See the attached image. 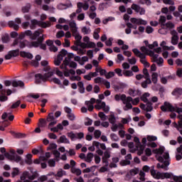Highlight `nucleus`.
Listing matches in <instances>:
<instances>
[{
	"label": "nucleus",
	"instance_id": "c03bdc74",
	"mask_svg": "<svg viewBox=\"0 0 182 182\" xmlns=\"http://www.w3.org/2000/svg\"><path fill=\"white\" fill-rule=\"evenodd\" d=\"M159 33H161V35H167L168 30L166 28L165 26H162L161 29L159 30Z\"/></svg>",
	"mask_w": 182,
	"mask_h": 182
},
{
	"label": "nucleus",
	"instance_id": "a878e982",
	"mask_svg": "<svg viewBox=\"0 0 182 182\" xmlns=\"http://www.w3.org/2000/svg\"><path fill=\"white\" fill-rule=\"evenodd\" d=\"M171 95L173 96H175V97H179L182 95V89L181 88H175L172 92Z\"/></svg>",
	"mask_w": 182,
	"mask_h": 182
},
{
	"label": "nucleus",
	"instance_id": "5701e85b",
	"mask_svg": "<svg viewBox=\"0 0 182 182\" xmlns=\"http://www.w3.org/2000/svg\"><path fill=\"white\" fill-rule=\"evenodd\" d=\"M136 174H139V168H134L127 173V177L130 178V177H134V176H136Z\"/></svg>",
	"mask_w": 182,
	"mask_h": 182
},
{
	"label": "nucleus",
	"instance_id": "393cba45",
	"mask_svg": "<svg viewBox=\"0 0 182 182\" xmlns=\"http://www.w3.org/2000/svg\"><path fill=\"white\" fill-rule=\"evenodd\" d=\"M43 39V36L39 38L38 42L35 41V42L31 43L28 44L27 46H28V48H38V46H39V43L42 42Z\"/></svg>",
	"mask_w": 182,
	"mask_h": 182
},
{
	"label": "nucleus",
	"instance_id": "aec40b11",
	"mask_svg": "<svg viewBox=\"0 0 182 182\" xmlns=\"http://www.w3.org/2000/svg\"><path fill=\"white\" fill-rule=\"evenodd\" d=\"M108 159H110V152L109 151H105L104 152V156H102V163H105V166H109Z\"/></svg>",
	"mask_w": 182,
	"mask_h": 182
},
{
	"label": "nucleus",
	"instance_id": "680f3d73",
	"mask_svg": "<svg viewBox=\"0 0 182 182\" xmlns=\"http://www.w3.org/2000/svg\"><path fill=\"white\" fill-rule=\"evenodd\" d=\"M94 136L95 139H100L102 136V132L100 130H95L94 132Z\"/></svg>",
	"mask_w": 182,
	"mask_h": 182
},
{
	"label": "nucleus",
	"instance_id": "864d4df0",
	"mask_svg": "<svg viewBox=\"0 0 182 182\" xmlns=\"http://www.w3.org/2000/svg\"><path fill=\"white\" fill-rule=\"evenodd\" d=\"M77 86L78 87H80V92L85 93V87L83 82H78Z\"/></svg>",
	"mask_w": 182,
	"mask_h": 182
},
{
	"label": "nucleus",
	"instance_id": "6ab92c4d",
	"mask_svg": "<svg viewBox=\"0 0 182 182\" xmlns=\"http://www.w3.org/2000/svg\"><path fill=\"white\" fill-rule=\"evenodd\" d=\"M82 41L88 45L89 48H96V43L90 41V38H89V36H84Z\"/></svg>",
	"mask_w": 182,
	"mask_h": 182
},
{
	"label": "nucleus",
	"instance_id": "a19ab883",
	"mask_svg": "<svg viewBox=\"0 0 182 182\" xmlns=\"http://www.w3.org/2000/svg\"><path fill=\"white\" fill-rule=\"evenodd\" d=\"M9 26H10V28H14L15 31H18L19 29V26L15 23L14 21H9Z\"/></svg>",
	"mask_w": 182,
	"mask_h": 182
},
{
	"label": "nucleus",
	"instance_id": "a211bd4d",
	"mask_svg": "<svg viewBox=\"0 0 182 182\" xmlns=\"http://www.w3.org/2000/svg\"><path fill=\"white\" fill-rule=\"evenodd\" d=\"M128 94L129 96L134 97L135 96H140L141 92L138 89L131 88L128 90Z\"/></svg>",
	"mask_w": 182,
	"mask_h": 182
},
{
	"label": "nucleus",
	"instance_id": "58836bf2",
	"mask_svg": "<svg viewBox=\"0 0 182 182\" xmlns=\"http://www.w3.org/2000/svg\"><path fill=\"white\" fill-rule=\"evenodd\" d=\"M85 105L87 106L89 112H92L93 109H95V107H93V105L90 102L85 101Z\"/></svg>",
	"mask_w": 182,
	"mask_h": 182
},
{
	"label": "nucleus",
	"instance_id": "6e6552de",
	"mask_svg": "<svg viewBox=\"0 0 182 182\" xmlns=\"http://www.w3.org/2000/svg\"><path fill=\"white\" fill-rule=\"evenodd\" d=\"M38 177V172H35L32 175L29 173L28 171H25L21 175V182H29L32 181V180H35Z\"/></svg>",
	"mask_w": 182,
	"mask_h": 182
},
{
	"label": "nucleus",
	"instance_id": "b1692460",
	"mask_svg": "<svg viewBox=\"0 0 182 182\" xmlns=\"http://www.w3.org/2000/svg\"><path fill=\"white\" fill-rule=\"evenodd\" d=\"M117 43L118 46H122L121 48L122 50H127V49H129V46L124 44V41L122 39H118Z\"/></svg>",
	"mask_w": 182,
	"mask_h": 182
},
{
	"label": "nucleus",
	"instance_id": "9b49d317",
	"mask_svg": "<svg viewBox=\"0 0 182 182\" xmlns=\"http://www.w3.org/2000/svg\"><path fill=\"white\" fill-rule=\"evenodd\" d=\"M149 56L152 58L153 62H155V63H157L158 66H163V63H164V60L163 58L159 57V55L155 54L154 52L150 51L149 52Z\"/></svg>",
	"mask_w": 182,
	"mask_h": 182
},
{
	"label": "nucleus",
	"instance_id": "de8ad7c7",
	"mask_svg": "<svg viewBox=\"0 0 182 182\" xmlns=\"http://www.w3.org/2000/svg\"><path fill=\"white\" fill-rule=\"evenodd\" d=\"M123 60H124V56H123V55L122 54H118L117 55V60H116L117 63H122Z\"/></svg>",
	"mask_w": 182,
	"mask_h": 182
},
{
	"label": "nucleus",
	"instance_id": "c756f323",
	"mask_svg": "<svg viewBox=\"0 0 182 182\" xmlns=\"http://www.w3.org/2000/svg\"><path fill=\"white\" fill-rule=\"evenodd\" d=\"M20 55L22 58H27L28 59H32L33 58V55L31 53H26L25 51H21Z\"/></svg>",
	"mask_w": 182,
	"mask_h": 182
},
{
	"label": "nucleus",
	"instance_id": "49530a36",
	"mask_svg": "<svg viewBox=\"0 0 182 182\" xmlns=\"http://www.w3.org/2000/svg\"><path fill=\"white\" fill-rule=\"evenodd\" d=\"M108 120H109V123H111V124H114V123H116V118L114 117V114H111L109 116Z\"/></svg>",
	"mask_w": 182,
	"mask_h": 182
},
{
	"label": "nucleus",
	"instance_id": "338daca9",
	"mask_svg": "<svg viewBox=\"0 0 182 182\" xmlns=\"http://www.w3.org/2000/svg\"><path fill=\"white\" fill-rule=\"evenodd\" d=\"M122 66L124 70H127L130 69V64L129 63H123Z\"/></svg>",
	"mask_w": 182,
	"mask_h": 182
},
{
	"label": "nucleus",
	"instance_id": "2eb2a0df",
	"mask_svg": "<svg viewBox=\"0 0 182 182\" xmlns=\"http://www.w3.org/2000/svg\"><path fill=\"white\" fill-rule=\"evenodd\" d=\"M134 141L136 144V148L138 150V156H141L144 151V146L140 145V139L137 136L134 137Z\"/></svg>",
	"mask_w": 182,
	"mask_h": 182
},
{
	"label": "nucleus",
	"instance_id": "f257e3e1",
	"mask_svg": "<svg viewBox=\"0 0 182 182\" xmlns=\"http://www.w3.org/2000/svg\"><path fill=\"white\" fill-rule=\"evenodd\" d=\"M153 153L156 154V159L161 164H157V168H163L165 171L168 170V166H170V159L168 153L164 152V146H161L159 149H154Z\"/></svg>",
	"mask_w": 182,
	"mask_h": 182
},
{
	"label": "nucleus",
	"instance_id": "2f4dec72",
	"mask_svg": "<svg viewBox=\"0 0 182 182\" xmlns=\"http://www.w3.org/2000/svg\"><path fill=\"white\" fill-rule=\"evenodd\" d=\"M149 97H150V93L145 92L141 97V100H142V102H144L145 103H147V102H149Z\"/></svg>",
	"mask_w": 182,
	"mask_h": 182
},
{
	"label": "nucleus",
	"instance_id": "7c9ffc66",
	"mask_svg": "<svg viewBox=\"0 0 182 182\" xmlns=\"http://www.w3.org/2000/svg\"><path fill=\"white\" fill-rule=\"evenodd\" d=\"M20 55L22 58H27L28 59H32L33 58V55L31 53H26L25 51H21Z\"/></svg>",
	"mask_w": 182,
	"mask_h": 182
},
{
	"label": "nucleus",
	"instance_id": "ddd939ff",
	"mask_svg": "<svg viewBox=\"0 0 182 182\" xmlns=\"http://www.w3.org/2000/svg\"><path fill=\"white\" fill-rule=\"evenodd\" d=\"M162 112H176V107L173 106L170 102H165L161 107Z\"/></svg>",
	"mask_w": 182,
	"mask_h": 182
},
{
	"label": "nucleus",
	"instance_id": "69168bd1",
	"mask_svg": "<svg viewBox=\"0 0 182 182\" xmlns=\"http://www.w3.org/2000/svg\"><path fill=\"white\" fill-rule=\"evenodd\" d=\"M105 81V80L100 77H97L96 78L94 79V82L95 83H103V82Z\"/></svg>",
	"mask_w": 182,
	"mask_h": 182
},
{
	"label": "nucleus",
	"instance_id": "0e129e2a",
	"mask_svg": "<svg viewBox=\"0 0 182 182\" xmlns=\"http://www.w3.org/2000/svg\"><path fill=\"white\" fill-rule=\"evenodd\" d=\"M93 156H94L93 154L89 153L87 155L85 161H87L88 163H90V161H92V159H93Z\"/></svg>",
	"mask_w": 182,
	"mask_h": 182
},
{
	"label": "nucleus",
	"instance_id": "5fc2aeb1",
	"mask_svg": "<svg viewBox=\"0 0 182 182\" xmlns=\"http://www.w3.org/2000/svg\"><path fill=\"white\" fill-rule=\"evenodd\" d=\"M171 43H172V45H177V43H178V36H172Z\"/></svg>",
	"mask_w": 182,
	"mask_h": 182
},
{
	"label": "nucleus",
	"instance_id": "a18cd8bd",
	"mask_svg": "<svg viewBox=\"0 0 182 182\" xmlns=\"http://www.w3.org/2000/svg\"><path fill=\"white\" fill-rule=\"evenodd\" d=\"M41 59H42V57H41V55H37L36 56V61L33 62V66H35L36 68L37 66H38L39 63H38V62H39V60H41Z\"/></svg>",
	"mask_w": 182,
	"mask_h": 182
},
{
	"label": "nucleus",
	"instance_id": "f8f14e48",
	"mask_svg": "<svg viewBox=\"0 0 182 182\" xmlns=\"http://www.w3.org/2000/svg\"><path fill=\"white\" fill-rule=\"evenodd\" d=\"M66 55H68V51L65 49H63L60 52L57 58L54 60V63H55V66H59V65H60V63L63 60V58H65V56H66Z\"/></svg>",
	"mask_w": 182,
	"mask_h": 182
},
{
	"label": "nucleus",
	"instance_id": "8fccbe9b",
	"mask_svg": "<svg viewBox=\"0 0 182 182\" xmlns=\"http://www.w3.org/2000/svg\"><path fill=\"white\" fill-rule=\"evenodd\" d=\"M127 62L129 65H136V63H137V60L136 58L132 57L131 58H127Z\"/></svg>",
	"mask_w": 182,
	"mask_h": 182
},
{
	"label": "nucleus",
	"instance_id": "79ce46f5",
	"mask_svg": "<svg viewBox=\"0 0 182 182\" xmlns=\"http://www.w3.org/2000/svg\"><path fill=\"white\" fill-rule=\"evenodd\" d=\"M59 141L60 143H65L66 144H69L70 143L69 139H68V138H66V136L65 135H63L60 137Z\"/></svg>",
	"mask_w": 182,
	"mask_h": 182
},
{
	"label": "nucleus",
	"instance_id": "f03ea898",
	"mask_svg": "<svg viewBox=\"0 0 182 182\" xmlns=\"http://www.w3.org/2000/svg\"><path fill=\"white\" fill-rule=\"evenodd\" d=\"M151 174L154 178L156 180H164V178H173L174 181L182 182V177L174 176L173 173L171 172H160L156 170H151Z\"/></svg>",
	"mask_w": 182,
	"mask_h": 182
},
{
	"label": "nucleus",
	"instance_id": "c9c22d12",
	"mask_svg": "<svg viewBox=\"0 0 182 182\" xmlns=\"http://www.w3.org/2000/svg\"><path fill=\"white\" fill-rule=\"evenodd\" d=\"M63 176H66V171H63V169H59L57 172V173H55V177H63Z\"/></svg>",
	"mask_w": 182,
	"mask_h": 182
},
{
	"label": "nucleus",
	"instance_id": "412c9836",
	"mask_svg": "<svg viewBox=\"0 0 182 182\" xmlns=\"http://www.w3.org/2000/svg\"><path fill=\"white\" fill-rule=\"evenodd\" d=\"M92 146L96 147V149H97V150H99L100 149L102 150H106V145L105 144H102L99 141H92Z\"/></svg>",
	"mask_w": 182,
	"mask_h": 182
},
{
	"label": "nucleus",
	"instance_id": "c85d7f7f",
	"mask_svg": "<svg viewBox=\"0 0 182 182\" xmlns=\"http://www.w3.org/2000/svg\"><path fill=\"white\" fill-rule=\"evenodd\" d=\"M12 86L14 87H23V86H25V84L23 83V82L18 80V81H13L12 82Z\"/></svg>",
	"mask_w": 182,
	"mask_h": 182
},
{
	"label": "nucleus",
	"instance_id": "13d9d810",
	"mask_svg": "<svg viewBox=\"0 0 182 182\" xmlns=\"http://www.w3.org/2000/svg\"><path fill=\"white\" fill-rule=\"evenodd\" d=\"M63 36H65V32L63 31H58L55 35L57 39H60V38H63Z\"/></svg>",
	"mask_w": 182,
	"mask_h": 182
},
{
	"label": "nucleus",
	"instance_id": "7ed1b4c3",
	"mask_svg": "<svg viewBox=\"0 0 182 182\" xmlns=\"http://www.w3.org/2000/svg\"><path fill=\"white\" fill-rule=\"evenodd\" d=\"M114 100L117 102L122 100L123 105H124L123 109L125 112L130 110V109H133V105H132V100H133V98L132 97H127L124 94L116 95L114 96Z\"/></svg>",
	"mask_w": 182,
	"mask_h": 182
},
{
	"label": "nucleus",
	"instance_id": "9d476101",
	"mask_svg": "<svg viewBox=\"0 0 182 182\" xmlns=\"http://www.w3.org/2000/svg\"><path fill=\"white\" fill-rule=\"evenodd\" d=\"M68 66H69V68L76 69V68H77V63H75L74 61H70V59L69 58H65L60 68L63 70H68Z\"/></svg>",
	"mask_w": 182,
	"mask_h": 182
},
{
	"label": "nucleus",
	"instance_id": "1a4fd4ad",
	"mask_svg": "<svg viewBox=\"0 0 182 182\" xmlns=\"http://www.w3.org/2000/svg\"><path fill=\"white\" fill-rule=\"evenodd\" d=\"M41 32H42L41 31H36L34 32V33H32V31L30 30H27L23 33H21L18 38L19 39H23V38H25V36H28L30 38V39H32L33 41L36 39V38H38V36H39V35H41Z\"/></svg>",
	"mask_w": 182,
	"mask_h": 182
},
{
	"label": "nucleus",
	"instance_id": "ea45409f",
	"mask_svg": "<svg viewBox=\"0 0 182 182\" xmlns=\"http://www.w3.org/2000/svg\"><path fill=\"white\" fill-rule=\"evenodd\" d=\"M42 9L43 11H50V12H51L52 14H53V12H55V9L53 7H49V6H48V5H43Z\"/></svg>",
	"mask_w": 182,
	"mask_h": 182
},
{
	"label": "nucleus",
	"instance_id": "4468645a",
	"mask_svg": "<svg viewBox=\"0 0 182 182\" xmlns=\"http://www.w3.org/2000/svg\"><path fill=\"white\" fill-rule=\"evenodd\" d=\"M178 119V122H173L172 123V126L179 132L180 134L182 135V115H179Z\"/></svg>",
	"mask_w": 182,
	"mask_h": 182
},
{
	"label": "nucleus",
	"instance_id": "774afa93",
	"mask_svg": "<svg viewBox=\"0 0 182 182\" xmlns=\"http://www.w3.org/2000/svg\"><path fill=\"white\" fill-rule=\"evenodd\" d=\"M132 9L135 11V12H139V10L140 9V6L136 4H133L131 6Z\"/></svg>",
	"mask_w": 182,
	"mask_h": 182
},
{
	"label": "nucleus",
	"instance_id": "bb28decb",
	"mask_svg": "<svg viewBox=\"0 0 182 182\" xmlns=\"http://www.w3.org/2000/svg\"><path fill=\"white\" fill-rule=\"evenodd\" d=\"M69 26L73 33H76V32H77V24H76V22L71 21L70 22Z\"/></svg>",
	"mask_w": 182,
	"mask_h": 182
},
{
	"label": "nucleus",
	"instance_id": "20e7f679",
	"mask_svg": "<svg viewBox=\"0 0 182 182\" xmlns=\"http://www.w3.org/2000/svg\"><path fill=\"white\" fill-rule=\"evenodd\" d=\"M4 156L8 160H11L16 163H19L20 166H23L25 164V161L22 159V157L18 155L15 154V150L11 149L9 152L4 154Z\"/></svg>",
	"mask_w": 182,
	"mask_h": 182
},
{
	"label": "nucleus",
	"instance_id": "473e14b6",
	"mask_svg": "<svg viewBox=\"0 0 182 182\" xmlns=\"http://www.w3.org/2000/svg\"><path fill=\"white\" fill-rule=\"evenodd\" d=\"M14 45H18L19 48H21V49H23V48H25L26 45L28 46V41H20L18 43L15 41Z\"/></svg>",
	"mask_w": 182,
	"mask_h": 182
},
{
	"label": "nucleus",
	"instance_id": "3c124183",
	"mask_svg": "<svg viewBox=\"0 0 182 182\" xmlns=\"http://www.w3.org/2000/svg\"><path fill=\"white\" fill-rule=\"evenodd\" d=\"M19 174V168H13V171L11 172L12 177H16Z\"/></svg>",
	"mask_w": 182,
	"mask_h": 182
},
{
	"label": "nucleus",
	"instance_id": "052dcab7",
	"mask_svg": "<svg viewBox=\"0 0 182 182\" xmlns=\"http://www.w3.org/2000/svg\"><path fill=\"white\" fill-rule=\"evenodd\" d=\"M164 27L166 28V29H167L168 31V29H173V28H174V25L171 22H168V23H165Z\"/></svg>",
	"mask_w": 182,
	"mask_h": 182
},
{
	"label": "nucleus",
	"instance_id": "39448f33",
	"mask_svg": "<svg viewBox=\"0 0 182 182\" xmlns=\"http://www.w3.org/2000/svg\"><path fill=\"white\" fill-rule=\"evenodd\" d=\"M45 72H47L44 74V75H42L41 74H37L36 75V80L38 82H46L49 79V77H52L53 76V70H50V67H46V68H44Z\"/></svg>",
	"mask_w": 182,
	"mask_h": 182
},
{
	"label": "nucleus",
	"instance_id": "6e6d98bb",
	"mask_svg": "<svg viewBox=\"0 0 182 182\" xmlns=\"http://www.w3.org/2000/svg\"><path fill=\"white\" fill-rule=\"evenodd\" d=\"M159 23L161 25V26H165L166 24V16H161L159 18Z\"/></svg>",
	"mask_w": 182,
	"mask_h": 182
},
{
	"label": "nucleus",
	"instance_id": "f3484780",
	"mask_svg": "<svg viewBox=\"0 0 182 182\" xmlns=\"http://www.w3.org/2000/svg\"><path fill=\"white\" fill-rule=\"evenodd\" d=\"M130 21L132 23H134V25H147V21L143 18H132Z\"/></svg>",
	"mask_w": 182,
	"mask_h": 182
},
{
	"label": "nucleus",
	"instance_id": "603ef678",
	"mask_svg": "<svg viewBox=\"0 0 182 182\" xmlns=\"http://www.w3.org/2000/svg\"><path fill=\"white\" fill-rule=\"evenodd\" d=\"M71 171L76 176H80L82 174V171L80 168H73Z\"/></svg>",
	"mask_w": 182,
	"mask_h": 182
},
{
	"label": "nucleus",
	"instance_id": "f704fd0d",
	"mask_svg": "<svg viewBox=\"0 0 182 182\" xmlns=\"http://www.w3.org/2000/svg\"><path fill=\"white\" fill-rule=\"evenodd\" d=\"M132 52L138 58H143V56H144L143 55H144V53L140 52V50H139V49H137V48L132 49Z\"/></svg>",
	"mask_w": 182,
	"mask_h": 182
},
{
	"label": "nucleus",
	"instance_id": "e433bc0d",
	"mask_svg": "<svg viewBox=\"0 0 182 182\" xmlns=\"http://www.w3.org/2000/svg\"><path fill=\"white\" fill-rule=\"evenodd\" d=\"M99 33H100V28H96L93 33V38L94 39H96V41H97L100 38Z\"/></svg>",
	"mask_w": 182,
	"mask_h": 182
},
{
	"label": "nucleus",
	"instance_id": "09e8293b",
	"mask_svg": "<svg viewBox=\"0 0 182 182\" xmlns=\"http://www.w3.org/2000/svg\"><path fill=\"white\" fill-rule=\"evenodd\" d=\"M53 72L59 76V77H63V73L59 70V68H53Z\"/></svg>",
	"mask_w": 182,
	"mask_h": 182
},
{
	"label": "nucleus",
	"instance_id": "72a5a7b5",
	"mask_svg": "<svg viewBox=\"0 0 182 182\" xmlns=\"http://www.w3.org/2000/svg\"><path fill=\"white\" fill-rule=\"evenodd\" d=\"M81 32L84 35H89V33H90L92 32V30L90 29V27L83 26L81 28Z\"/></svg>",
	"mask_w": 182,
	"mask_h": 182
},
{
	"label": "nucleus",
	"instance_id": "dca6fc26",
	"mask_svg": "<svg viewBox=\"0 0 182 182\" xmlns=\"http://www.w3.org/2000/svg\"><path fill=\"white\" fill-rule=\"evenodd\" d=\"M95 109H97V110H101V109H102V110H104L105 113H109L110 110V107L106 105V102H102L101 105H96Z\"/></svg>",
	"mask_w": 182,
	"mask_h": 182
},
{
	"label": "nucleus",
	"instance_id": "e2e57ef3",
	"mask_svg": "<svg viewBox=\"0 0 182 182\" xmlns=\"http://www.w3.org/2000/svg\"><path fill=\"white\" fill-rule=\"evenodd\" d=\"M73 36L75 38L76 41H80L82 39V36L77 31L73 33Z\"/></svg>",
	"mask_w": 182,
	"mask_h": 182
},
{
	"label": "nucleus",
	"instance_id": "4c0bfd02",
	"mask_svg": "<svg viewBox=\"0 0 182 182\" xmlns=\"http://www.w3.org/2000/svg\"><path fill=\"white\" fill-rule=\"evenodd\" d=\"M25 162L26 163V164H28V165L32 164V154H28L26 156Z\"/></svg>",
	"mask_w": 182,
	"mask_h": 182
},
{
	"label": "nucleus",
	"instance_id": "423d86ee",
	"mask_svg": "<svg viewBox=\"0 0 182 182\" xmlns=\"http://www.w3.org/2000/svg\"><path fill=\"white\" fill-rule=\"evenodd\" d=\"M47 122L49 123L48 129H50V132H53V133H58V132H59L58 127H53L55 124H58V119H56L55 116H53V112L48 114L47 117Z\"/></svg>",
	"mask_w": 182,
	"mask_h": 182
},
{
	"label": "nucleus",
	"instance_id": "0eeeda50",
	"mask_svg": "<svg viewBox=\"0 0 182 182\" xmlns=\"http://www.w3.org/2000/svg\"><path fill=\"white\" fill-rule=\"evenodd\" d=\"M36 26H40L41 28H50L52 24L50 23V21H38L36 19H32L31 20L30 23V28L31 29H35L36 28Z\"/></svg>",
	"mask_w": 182,
	"mask_h": 182
},
{
	"label": "nucleus",
	"instance_id": "cd10ccee",
	"mask_svg": "<svg viewBox=\"0 0 182 182\" xmlns=\"http://www.w3.org/2000/svg\"><path fill=\"white\" fill-rule=\"evenodd\" d=\"M122 75H124L125 77H132V76H134V73L130 70H124L122 71Z\"/></svg>",
	"mask_w": 182,
	"mask_h": 182
},
{
	"label": "nucleus",
	"instance_id": "37998d69",
	"mask_svg": "<svg viewBox=\"0 0 182 182\" xmlns=\"http://www.w3.org/2000/svg\"><path fill=\"white\" fill-rule=\"evenodd\" d=\"M159 74L157 73H153L151 75V81L153 83H157Z\"/></svg>",
	"mask_w": 182,
	"mask_h": 182
},
{
	"label": "nucleus",
	"instance_id": "bf43d9fd",
	"mask_svg": "<svg viewBox=\"0 0 182 182\" xmlns=\"http://www.w3.org/2000/svg\"><path fill=\"white\" fill-rule=\"evenodd\" d=\"M141 51L144 53V55H150V52H151V50L149 51V50L147 49V48L142 46L140 48Z\"/></svg>",
	"mask_w": 182,
	"mask_h": 182
},
{
	"label": "nucleus",
	"instance_id": "4be33fe9",
	"mask_svg": "<svg viewBox=\"0 0 182 182\" xmlns=\"http://www.w3.org/2000/svg\"><path fill=\"white\" fill-rule=\"evenodd\" d=\"M132 154H129L125 156V160L120 162L121 166H129L130 164V160H132Z\"/></svg>",
	"mask_w": 182,
	"mask_h": 182
},
{
	"label": "nucleus",
	"instance_id": "4d7b16f0",
	"mask_svg": "<svg viewBox=\"0 0 182 182\" xmlns=\"http://www.w3.org/2000/svg\"><path fill=\"white\" fill-rule=\"evenodd\" d=\"M67 136L71 139V140H76V134L73 133V132H68Z\"/></svg>",
	"mask_w": 182,
	"mask_h": 182
}]
</instances>
